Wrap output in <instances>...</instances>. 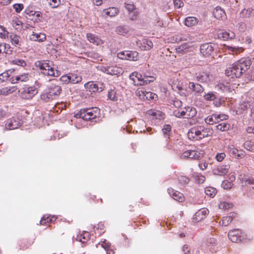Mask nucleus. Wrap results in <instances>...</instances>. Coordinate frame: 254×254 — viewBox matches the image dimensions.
I'll list each match as a JSON object with an SVG mask.
<instances>
[{
  "mask_svg": "<svg viewBox=\"0 0 254 254\" xmlns=\"http://www.w3.org/2000/svg\"><path fill=\"white\" fill-rule=\"evenodd\" d=\"M213 130L209 127L197 125L191 127L188 132V138L190 140H198L204 137L211 136Z\"/></svg>",
  "mask_w": 254,
  "mask_h": 254,
  "instance_id": "obj_2",
  "label": "nucleus"
},
{
  "mask_svg": "<svg viewBox=\"0 0 254 254\" xmlns=\"http://www.w3.org/2000/svg\"><path fill=\"white\" fill-rule=\"evenodd\" d=\"M203 97L206 101H213L216 99L215 93L212 91L204 93Z\"/></svg>",
  "mask_w": 254,
  "mask_h": 254,
  "instance_id": "obj_42",
  "label": "nucleus"
},
{
  "mask_svg": "<svg viewBox=\"0 0 254 254\" xmlns=\"http://www.w3.org/2000/svg\"><path fill=\"white\" fill-rule=\"evenodd\" d=\"M226 157V154L225 153H218L216 154L215 156V158L217 161L219 162L222 161Z\"/></svg>",
  "mask_w": 254,
  "mask_h": 254,
  "instance_id": "obj_63",
  "label": "nucleus"
},
{
  "mask_svg": "<svg viewBox=\"0 0 254 254\" xmlns=\"http://www.w3.org/2000/svg\"><path fill=\"white\" fill-rule=\"evenodd\" d=\"M189 88L198 94L202 93L204 91V88L200 84L193 82H189Z\"/></svg>",
  "mask_w": 254,
  "mask_h": 254,
  "instance_id": "obj_18",
  "label": "nucleus"
},
{
  "mask_svg": "<svg viewBox=\"0 0 254 254\" xmlns=\"http://www.w3.org/2000/svg\"><path fill=\"white\" fill-rule=\"evenodd\" d=\"M243 145L247 150L254 152V141L251 140H246Z\"/></svg>",
  "mask_w": 254,
  "mask_h": 254,
  "instance_id": "obj_38",
  "label": "nucleus"
},
{
  "mask_svg": "<svg viewBox=\"0 0 254 254\" xmlns=\"http://www.w3.org/2000/svg\"><path fill=\"white\" fill-rule=\"evenodd\" d=\"M234 215V214L233 213L230 216L223 217L221 222L222 225L224 226H228L232 221V217Z\"/></svg>",
  "mask_w": 254,
  "mask_h": 254,
  "instance_id": "obj_43",
  "label": "nucleus"
},
{
  "mask_svg": "<svg viewBox=\"0 0 254 254\" xmlns=\"http://www.w3.org/2000/svg\"><path fill=\"white\" fill-rule=\"evenodd\" d=\"M108 98L111 100L116 101L118 100V97L117 96V92L114 89L110 90L108 92Z\"/></svg>",
  "mask_w": 254,
  "mask_h": 254,
  "instance_id": "obj_45",
  "label": "nucleus"
},
{
  "mask_svg": "<svg viewBox=\"0 0 254 254\" xmlns=\"http://www.w3.org/2000/svg\"><path fill=\"white\" fill-rule=\"evenodd\" d=\"M69 79H70V76H69V74L63 75L60 78V80H61V81L63 84H65L70 83Z\"/></svg>",
  "mask_w": 254,
  "mask_h": 254,
  "instance_id": "obj_52",
  "label": "nucleus"
},
{
  "mask_svg": "<svg viewBox=\"0 0 254 254\" xmlns=\"http://www.w3.org/2000/svg\"><path fill=\"white\" fill-rule=\"evenodd\" d=\"M202 156V154L195 150H190V159H199Z\"/></svg>",
  "mask_w": 254,
  "mask_h": 254,
  "instance_id": "obj_46",
  "label": "nucleus"
},
{
  "mask_svg": "<svg viewBox=\"0 0 254 254\" xmlns=\"http://www.w3.org/2000/svg\"><path fill=\"white\" fill-rule=\"evenodd\" d=\"M141 92L143 98L148 100H156L158 98V96L156 94L151 92H147L144 89L141 90Z\"/></svg>",
  "mask_w": 254,
  "mask_h": 254,
  "instance_id": "obj_28",
  "label": "nucleus"
},
{
  "mask_svg": "<svg viewBox=\"0 0 254 254\" xmlns=\"http://www.w3.org/2000/svg\"><path fill=\"white\" fill-rule=\"evenodd\" d=\"M230 127L231 126L229 124L223 122L217 125L216 128L217 130L221 131H226L229 129Z\"/></svg>",
  "mask_w": 254,
  "mask_h": 254,
  "instance_id": "obj_36",
  "label": "nucleus"
},
{
  "mask_svg": "<svg viewBox=\"0 0 254 254\" xmlns=\"http://www.w3.org/2000/svg\"><path fill=\"white\" fill-rule=\"evenodd\" d=\"M13 64H16L19 66L24 67L26 66V64L24 60L19 59H15L11 61Z\"/></svg>",
  "mask_w": 254,
  "mask_h": 254,
  "instance_id": "obj_48",
  "label": "nucleus"
},
{
  "mask_svg": "<svg viewBox=\"0 0 254 254\" xmlns=\"http://www.w3.org/2000/svg\"><path fill=\"white\" fill-rule=\"evenodd\" d=\"M85 88L91 92H95L98 91V85L93 81L88 82L84 84Z\"/></svg>",
  "mask_w": 254,
  "mask_h": 254,
  "instance_id": "obj_25",
  "label": "nucleus"
},
{
  "mask_svg": "<svg viewBox=\"0 0 254 254\" xmlns=\"http://www.w3.org/2000/svg\"><path fill=\"white\" fill-rule=\"evenodd\" d=\"M232 206V204L231 203H229L226 202H222L219 204V208L220 209H228L231 207Z\"/></svg>",
  "mask_w": 254,
  "mask_h": 254,
  "instance_id": "obj_55",
  "label": "nucleus"
},
{
  "mask_svg": "<svg viewBox=\"0 0 254 254\" xmlns=\"http://www.w3.org/2000/svg\"><path fill=\"white\" fill-rule=\"evenodd\" d=\"M61 3L60 0H50L49 4L52 8L57 7Z\"/></svg>",
  "mask_w": 254,
  "mask_h": 254,
  "instance_id": "obj_58",
  "label": "nucleus"
},
{
  "mask_svg": "<svg viewBox=\"0 0 254 254\" xmlns=\"http://www.w3.org/2000/svg\"><path fill=\"white\" fill-rule=\"evenodd\" d=\"M137 15H138V12L136 10V9L132 11L129 12V18L132 20H134L136 19L137 18Z\"/></svg>",
  "mask_w": 254,
  "mask_h": 254,
  "instance_id": "obj_64",
  "label": "nucleus"
},
{
  "mask_svg": "<svg viewBox=\"0 0 254 254\" xmlns=\"http://www.w3.org/2000/svg\"><path fill=\"white\" fill-rule=\"evenodd\" d=\"M171 126L170 125H165L162 128V131L164 135L167 137L169 135V133L171 130Z\"/></svg>",
  "mask_w": 254,
  "mask_h": 254,
  "instance_id": "obj_51",
  "label": "nucleus"
},
{
  "mask_svg": "<svg viewBox=\"0 0 254 254\" xmlns=\"http://www.w3.org/2000/svg\"><path fill=\"white\" fill-rule=\"evenodd\" d=\"M23 124V121L17 116L12 117L6 121L5 127L6 129L12 130L18 128Z\"/></svg>",
  "mask_w": 254,
  "mask_h": 254,
  "instance_id": "obj_8",
  "label": "nucleus"
},
{
  "mask_svg": "<svg viewBox=\"0 0 254 254\" xmlns=\"http://www.w3.org/2000/svg\"><path fill=\"white\" fill-rule=\"evenodd\" d=\"M9 38L12 45L15 46L19 45L21 40V38L19 36L13 33H11L9 35Z\"/></svg>",
  "mask_w": 254,
  "mask_h": 254,
  "instance_id": "obj_39",
  "label": "nucleus"
},
{
  "mask_svg": "<svg viewBox=\"0 0 254 254\" xmlns=\"http://www.w3.org/2000/svg\"><path fill=\"white\" fill-rule=\"evenodd\" d=\"M178 181L182 185H185L189 183L190 179L186 176H180L178 178Z\"/></svg>",
  "mask_w": 254,
  "mask_h": 254,
  "instance_id": "obj_54",
  "label": "nucleus"
},
{
  "mask_svg": "<svg viewBox=\"0 0 254 254\" xmlns=\"http://www.w3.org/2000/svg\"><path fill=\"white\" fill-rule=\"evenodd\" d=\"M185 114V112H184L183 108L175 110L173 112V115L178 118L186 119Z\"/></svg>",
  "mask_w": 254,
  "mask_h": 254,
  "instance_id": "obj_41",
  "label": "nucleus"
},
{
  "mask_svg": "<svg viewBox=\"0 0 254 254\" xmlns=\"http://www.w3.org/2000/svg\"><path fill=\"white\" fill-rule=\"evenodd\" d=\"M213 14L215 18L220 19H223L226 18V13L225 11L220 7L216 6L213 11Z\"/></svg>",
  "mask_w": 254,
  "mask_h": 254,
  "instance_id": "obj_20",
  "label": "nucleus"
},
{
  "mask_svg": "<svg viewBox=\"0 0 254 254\" xmlns=\"http://www.w3.org/2000/svg\"><path fill=\"white\" fill-rule=\"evenodd\" d=\"M0 37L3 39L8 37V32L5 28L2 26H0Z\"/></svg>",
  "mask_w": 254,
  "mask_h": 254,
  "instance_id": "obj_50",
  "label": "nucleus"
},
{
  "mask_svg": "<svg viewBox=\"0 0 254 254\" xmlns=\"http://www.w3.org/2000/svg\"><path fill=\"white\" fill-rule=\"evenodd\" d=\"M62 91L61 87L59 85L52 83L49 88V92L55 98L56 96L59 95Z\"/></svg>",
  "mask_w": 254,
  "mask_h": 254,
  "instance_id": "obj_19",
  "label": "nucleus"
},
{
  "mask_svg": "<svg viewBox=\"0 0 254 254\" xmlns=\"http://www.w3.org/2000/svg\"><path fill=\"white\" fill-rule=\"evenodd\" d=\"M228 119V116L227 115L213 114L207 116L204 119V121L206 124L212 125L218 123L220 121L226 120Z\"/></svg>",
  "mask_w": 254,
  "mask_h": 254,
  "instance_id": "obj_7",
  "label": "nucleus"
},
{
  "mask_svg": "<svg viewBox=\"0 0 254 254\" xmlns=\"http://www.w3.org/2000/svg\"><path fill=\"white\" fill-rule=\"evenodd\" d=\"M204 192L207 195L213 197L216 193V189L212 187H207L205 189Z\"/></svg>",
  "mask_w": 254,
  "mask_h": 254,
  "instance_id": "obj_44",
  "label": "nucleus"
},
{
  "mask_svg": "<svg viewBox=\"0 0 254 254\" xmlns=\"http://www.w3.org/2000/svg\"><path fill=\"white\" fill-rule=\"evenodd\" d=\"M86 37L90 43H92L97 45H99L101 43V39L94 34L91 33H87L86 35Z\"/></svg>",
  "mask_w": 254,
  "mask_h": 254,
  "instance_id": "obj_30",
  "label": "nucleus"
},
{
  "mask_svg": "<svg viewBox=\"0 0 254 254\" xmlns=\"http://www.w3.org/2000/svg\"><path fill=\"white\" fill-rule=\"evenodd\" d=\"M184 112H185L186 119H192L195 116L197 113L196 109L191 106H188L183 108Z\"/></svg>",
  "mask_w": 254,
  "mask_h": 254,
  "instance_id": "obj_16",
  "label": "nucleus"
},
{
  "mask_svg": "<svg viewBox=\"0 0 254 254\" xmlns=\"http://www.w3.org/2000/svg\"><path fill=\"white\" fill-rule=\"evenodd\" d=\"M38 93L37 88L33 86L24 87L20 93V96L25 99L32 98Z\"/></svg>",
  "mask_w": 254,
  "mask_h": 254,
  "instance_id": "obj_9",
  "label": "nucleus"
},
{
  "mask_svg": "<svg viewBox=\"0 0 254 254\" xmlns=\"http://www.w3.org/2000/svg\"><path fill=\"white\" fill-rule=\"evenodd\" d=\"M57 217L54 215L52 216H49L47 215H44L41 218L40 222L41 225H44L46 223H52L56 221Z\"/></svg>",
  "mask_w": 254,
  "mask_h": 254,
  "instance_id": "obj_31",
  "label": "nucleus"
},
{
  "mask_svg": "<svg viewBox=\"0 0 254 254\" xmlns=\"http://www.w3.org/2000/svg\"><path fill=\"white\" fill-rule=\"evenodd\" d=\"M100 110L94 107L81 109L79 112L75 115L76 118H82L84 120L88 121L96 119L99 117Z\"/></svg>",
  "mask_w": 254,
  "mask_h": 254,
  "instance_id": "obj_4",
  "label": "nucleus"
},
{
  "mask_svg": "<svg viewBox=\"0 0 254 254\" xmlns=\"http://www.w3.org/2000/svg\"><path fill=\"white\" fill-rule=\"evenodd\" d=\"M209 214V210L205 208H202L198 210L192 217L194 223L199 222L206 217Z\"/></svg>",
  "mask_w": 254,
  "mask_h": 254,
  "instance_id": "obj_10",
  "label": "nucleus"
},
{
  "mask_svg": "<svg viewBox=\"0 0 254 254\" xmlns=\"http://www.w3.org/2000/svg\"><path fill=\"white\" fill-rule=\"evenodd\" d=\"M251 64V59L242 58L227 68L225 74L232 78L239 77L243 73L249 69Z\"/></svg>",
  "mask_w": 254,
  "mask_h": 254,
  "instance_id": "obj_1",
  "label": "nucleus"
},
{
  "mask_svg": "<svg viewBox=\"0 0 254 254\" xmlns=\"http://www.w3.org/2000/svg\"><path fill=\"white\" fill-rule=\"evenodd\" d=\"M9 75L8 71H5L0 74V80L2 82L6 81L9 77Z\"/></svg>",
  "mask_w": 254,
  "mask_h": 254,
  "instance_id": "obj_60",
  "label": "nucleus"
},
{
  "mask_svg": "<svg viewBox=\"0 0 254 254\" xmlns=\"http://www.w3.org/2000/svg\"><path fill=\"white\" fill-rule=\"evenodd\" d=\"M240 16L243 18H247V22L251 27L254 26V9L252 7L243 9L240 13Z\"/></svg>",
  "mask_w": 254,
  "mask_h": 254,
  "instance_id": "obj_6",
  "label": "nucleus"
},
{
  "mask_svg": "<svg viewBox=\"0 0 254 254\" xmlns=\"http://www.w3.org/2000/svg\"><path fill=\"white\" fill-rule=\"evenodd\" d=\"M168 192L174 199L177 201L182 202L184 200V195L182 193L172 188L168 189Z\"/></svg>",
  "mask_w": 254,
  "mask_h": 254,
  "instance_id": "obj_15",
  "label": "nucleus"
},
{
  "mask_svg": "<svg viewBox=\"0 0 254 254\" xmlns=\"http://www.w3.org/2000/svg\"><path fill=\"white\" fill-rule=\"evenodd\" d=\"M101 246L105 250H107L111 247V244L104 239L103 241H101Z\"/></svg>",
  "mask_w": 254,
  "mask_h": 254,
  "instance_id": "obj_57",
  "label": "nucleus"
},
{
  "mask_svg": "<svg viewBox=\"0 0 254 254\" xmlns=\"http://www.w3.org/2000/svg\"><path fill=\"white\" fill-rule=\"evenodd\" d=\"M190 43H184L176 48V51L179 54H184L189 51V49L191 47Z\"/></svg>",
  "mask_w": 254,
  "mask_h": 254,
  "instance_id": "obj_23",
  "label": "nucleus"
},
{
  "mask_svg": "<svg viewBox=\"0 0 254 254\" xmlns=\"http://www.w3.org/2000/svg\"><path fill=\"white\" fill-rule=\"evenodd\" d=\"M150 114L155 118H158L159 119H161L164 118V114L159 111H157L156 112L151 111Z\"/></svg>",
  "mask_w": 254,
  "mask_h": 254,
  "instance_id": "obj_53",
  "label": "nucleus"
},
{
  "mask_svg": "<svg viewBox=\"0 0 254 254\" xmlns=\"http://www.w3.org/2000/svg\"><path fill=\"white\" fill-rule=\"evenodd\" d=\"M229 168V165L221 166L213 169V173L214 175L223 176L228 173Z\"/></svg>",
  "mask_w": 254,
  "mask_h": 254,
  "instance_id": "obj_21",
  "label": "nucleus"
},
{
  "mask_svg": "<svg viewBox=\"0 0 254 254\" xmlns=\"http://www.w3.org/2000/svg\"><path fill=\"white\" fill-rule=\"evenodd\" d=\"M228 149L233 155L235 156L237 155L238 158L240 157V155L237 154L238 152V150L237 149L234 147L233 146H231L228 147Z\"/></svg>",
  "mask_w": 254,
  "mask_h": 254,
  "instance_id": "obj_59",
  "label": "nucleus"
},
{
  "mask_svg": "<svg viewBox=\"0 0 254 254\" xmlns=\"http://www.w3.org/2000/svg\"><path fill=\"white\" fill-rule=\"evenodd\" d=\"M36 66L39 67L41 73L45 75L58 77L60 75V71L56 69L52 62L39 61L36 63Z\"/></svg>",
  "mask_w": 254,
  "mask_h": 254,
  "instance_id": "obj_3",
  "label": "nucleus"
},
{
  "mask_svg": "<svg viewBox=\"0 0 254 254\" xmlns=\"http://www.w3.org/2000/svg\"><path fill=\"white\" fill-rule=\"evenodd\" d=\"M9 48V45L5 43L0 44V54L5 53L6 54H9L8 49Z\"/></svg>",
  "mask_w": 254,
  "mask_h": 254,
  "instance_id": "obj_49",
  "label": "nucleus"
},
{
  "mask_svg": "<svg viewBox=\"0 0 254 254\" xmlns=\"http://www.w3.org/2000/svg\"><path fill=\"white\" fill-rule=\"evenodd\" d=\"M130 30V27L127 25H120L116 27L117 33L124 36L127 34Z\"/></svg>",
  "mask_w": 254,
  "mask_h": 254,
  "instance_id": "obj_26",
  "label": "nucleus"
},
{
  "mask_svg": "<svg viewBox=\"0 0 254 254\" xmlns=\"http://www.w3.org/2000/svg\"><path fill=\"white\" fill-rule=\"evenodd\" d=\"M70 83L76 84L80 82L82 80V77L75 73H69Z\"/></svg>",
  "mask_w": 254,
  "mask_h": 254,
  "instance_id": "obj_35",
  "label": "nucleus"
},
{
  "mask_svg": "<svg viewBox=\"0 0 254 254\" xmlns=\"http://www.w3.org/2000/svg\"><path fill=\"white\" fill-rule=\"evenodd\" d=\"M143 44H146L144 46V49L145 50H149L153 47V43L150 40H145V41L143 42Z\"/></svg>",
  "mask_w": 254,
  "mask_h": 254,
  "instance_id": "obj_61",
  "label": "nucleus"
},
{
  "mask_svg": "<svg viewBox=\"0 0 254 254\" xmlns=\"http://www.w3.org/2000/svg\"><path fill=\"white\" fill-rule=\"evenodd\" d=\"M228 236L233 243L241 242L246 239L245 233L239 229L230 230L228 233Z\"/></svg>",
  "mask_w": 254,
  "mask_h": 254,
  "instance_id": "obj_5",
  "label": "nucleus"
},
{
  "mask_svg": "<svg viewBox=\"0 0 254 254\" xmlns=\"http://www.w3.org/2000/svg\"><path fill=\"white\" fill-rule=\"evenodd\" d=\"M29 39L33 41L42 42L46 40V36L44 33H36L33 32V33L29 36Z\"/></svg>",
  "mask_w": 254,
  "mask_h": 254,
  "instance_id": "obj_17",
  "label": "nucleus"
},
{
  "mask_svg": "<svg viewBox=\"0 0 254 254\" xmlns=\"http://www.w3.org/2000/svg\"><path fill=\"white\" fill-rule=\"evenodd\" d=\"M227 48L230 51L233 52V54H238L243 51V49L241 47H236L228 46Z\"/></svg>",
  "mask_w": 254,
  "mask_h": 254,
  "instance_id": "obj_47",
  "label": "nucleus"
},
{
  "mask_svg": "<svg viewBox=\"0 0 254 254\" xmlns=\"http://www.w3.org/2000/svg\"><path fill=\"white\" fill-rule=\"evenodd\" d=\"M194 78L198 82L201 83H207L210 80L209 73L204 71L196 73L194 75Z\"/></svg>",
  "mask_w": 254,
  "mask_h": 254,
  "instance_id": "obj_13",
  "label": "nucleus"
},
{
  "mask_svg": "<svg viewBox=\"0 0 254 254\" xmlns=\"http://www.w3.org/2000/svg\"><path fill=\"white\" fill-rule=\"evenodd\" d=\"M90 238V235L89 232L87 231H83L82 233H80L76 236V240L77 241L80 242L84 244L86 243Z\"/></svg>",
  "mask_w": 254,
  "mask_h": 254,
  "instance_id": "obj_22",
  "label": "nucleus"
},
{
  "mask_svg": "<svg viewBox=\"0 0 254 254\" xmlns=\"http://www.w3.org/2000/svg\"><path fill=\"white\" fill-rule=\"evenodd\" d=\"M138 58V53L136 51H127L126 60L135 61Z\"/></svg>",
  "mask_w": 254,
  "mask_h": 254,
  "instance_id": "obj_29",
  "label": "nucleus"
},
{
  "mask_svg": "<svg viewBox=\"0 0 254 254\" xmlns=\"http://www.w3.org/2000/svg\"><path fill=\"white\" fill-rule=\"evenodd\" d=\"M233 184L228 180H224L222 182L221 186L224 189H228L232 188Z\"/></svg>",
  "mask_w": 254,
  "mask_h": 254,
  "instance_id": "obj_56",
  "label": "nucleus"
},
{
  "mask_svg": "<svg viewBox=\"0 0 254 254\" xmlns=\"http://www.w3.org/2000/svg\"><path fill=\"white\" fill-rule=\"evenodd\" d=\"M198 22V20L195 17L189 16L185 18L184 24L188 27H192Z\"/></svg>",
  "mask_w": 254,
  "mask_h": 254,
  "instance_id": "obj_24",
  "label": "nucleus"
},
{
  "mask_svg": "<svg viewBox=\"0 0 254 254\" xmlns=\"http://www.w3.org/2000/svg\"><path fill=\"white\" fill-rule=\"evenodd\" d=\"M219 35H221V37L224 40L232 39L235 37V33L231 31L222 32Z\"/></svg>",
  "mask_w": 254,
  "mask_h": 254,
  "instance_id": "obj_34",
  "label": "nucleus"
},
{
  "mask_svg": "<svg viewBox=\"0 0 254 254\" xmlns=\"http://www.w3.org/2000/svg\"><path fill=\"white\" fill-rule=\"evenodd\" d=\"M119 10L116 7H110L105 10V14L106 15L110 16L113 17L115 16L118 13Z\"/></svg>",
  "mask_w": 254,
  "mask_h": 254,
  "instance_id": "obj_40",
  "label": "nucleus"
},
{
  "mask_svg": "<svg viewBox=\"0 0 254 254\" xmlns=\"http://www.w3.org/2000/svg\"><path fill=\"white\" fill-rule=\"evenodd\" d=\"M214 44L212 43H204L200 46V52L203 56L208 57L211 55L214 50Z\"/></svg>",
  "mask_w": 254,
  "mask_h": 254,
  "instance_id": "obj_11",
  "label": "nucleus"
},
{
  "mask_svg": "<svg viewBox=\"0 0 254 254\" xmlns=\"http://www.w3.org/2000/svg\"><path fill=\"white\" fill-rule=\"evenodd\" d=\"M206 245L208 249L212 253H215L218 251L217 242L216 239L214 237H210L207 239Z\"/></svg>",
  "mask_w": 254,
  "mask_h": 254,
  "instance_id": "obj_14",
  "label": "nucleus"
},
{
  "mask_svg": "<svg viewBox=\"0 0 254 254\" xmlns=\"http://www.w3.org/2000/svg\"><path fill=\"white\" fill-rule=\"evenodd\" d=\"M41 99L45 102H48L53 100L54 97L52 95L50 92H46L41 94Z\"/></svg>",
  "mask_w": 254,
  "mask_h": 254,
  "instance_id": "obj_37",
  "label": "nucleus"
},
{
  "mask_svg": "<svg viewBox=\"0 0 254 254\" xmlns=\"http://www.w3.org/2000/svg\"><path fill=\"white\" fill-rule=\"evenodd\" d=\"M155 79V77L154 76L149 75L147 73H145L143 75V81L139 83V84L140 86L147 84L153 82Z\"/></svg>",
  "mask_w": 254,
  "mask_h": 254,
  "instance_id": "obj_33",
  "label": "nucleus"
},
{
  "mask_svg": "<svg viewBox=\"0 0 254 254\" xmlns=\"http://www.w3.org/2000/svg\"><path fill=\"white\" fill-rule=\"evenodd\" d=\"M30 75L26 73H23L17 76H13L9 78L12 84H16L19 82H26L30 79Z\"/></svg>",
  "mask_w": 254,
  "mask_h": 254,
  "instance_id": "obj_12",
  "label": "nucleus"
},
{
  "mask_svg": "<svg viewBox=\"0 0 254 254\" xmlns=\"http://www.w3.org/2000/svg\"><path fill=\"white\" fill-rule=\"evenodd\" d=\"M15 90V87H5L0 89V95L6 96Z\"/></svg>",
  "mask_w": 254,
  "mask_h": 254,
  "instance_id": "obj_32",
  "label": "nucleus"
},
{
  "mask_svg": "<svg viewBox=\"0 0 254 254\" xmlns=\"http://www.w3.org/2000/svg\"><path fill=\"white\" fill-rule=\"evenodd\" d=\"M122 74V69L116 66H109L108 74L112 75H119Z\"/></svg>",
  "mask_w": 254,
  "mask_h": 254,
  "instance_id": "obj_27",
  "label": "nucleus"
},
{
  "mask_svg": "<svg viewBox=\"0 0 254 254\" xmlns=\"http://www.w3.org/2000/svg\"><path fill=\"white\" fill-rule=\"evenodd\" d=\"M13 7L16 12L19 13L23 8V5L21 3H15L13 4Z\"/></svg>",
  "mask_w": 254,
  "mask_h": 254,
  "instance_id": "obj_62",
  "label": "nucleus"
}]
</instances>
